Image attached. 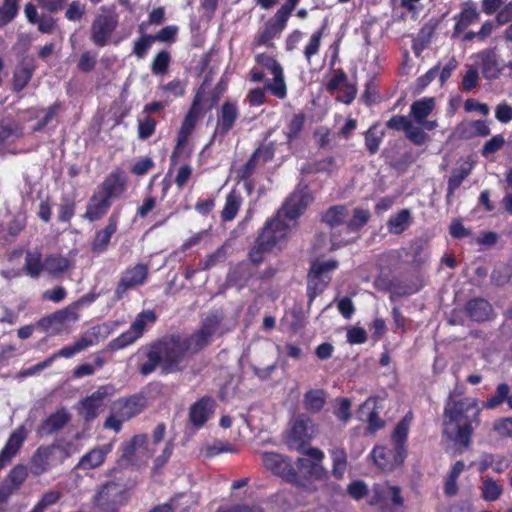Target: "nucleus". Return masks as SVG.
<instances>
[{
  "label": "nucleus",
  "mask_w": 512,
  "mask_h": 512,
  "mask_svg": "<svg viewBox=\"0 0 512 512\" xmlns=\"http://www.w3.org/2000/svg\"><path fill=\"white\" fill-rule=\"evenodd\" d=\"M220 324L217 315H209L191 335L166 334L142 345L131 357L136 360L137 371L142 376H148L158 368L163 375L182 371L181 364L210 344Z\"/></svg>",
  "instance_id": "nucleus-1"
},
{
  "label": "nucleus",
  "mask_w": 512,
  "mask_h": 512,
  "mask_svg": "<svg viewBox=\"0 0 512 512\" xmlns=\"http://www.w3.org/2000/svg\"><path fill=\"white\" fill-rule=\"evenodd\" d=\"M313 197L307 185H298L286 198L277 214L266 221L261 232L255 239L254 245L249 250L250 259L254 263H261L278 244L284 242L290 230V225L284 219L296 220L299 218Z\"/></svg>",
  "instance_id": "nucleus-2"
},
{
  "label": "nucleus",
  "mask_w": 512,
  "mask_h": 512,
  "mask_svg": "<svg viewBox=\"0 0 512 512\" xmlns=\"http://www.w3.org/2000/svg\"><path fill=\"white\" fill-rule=\"evenodd\" d=\"M228 83V78L221 76L207 99H205L206 80L196 90L191 105L177 131L176 144L170 155V169L178 164L180 158L190 159L191 150L186 149L189 137L194 132L198 121L204 116L205 112L217 106L221 97L228 89Z\"/></svg>",
  "instance_id": "nucleus-3"
},
{
  "label": "nucleus",
  "mask_w": 512,
  "mask_h": 512,
  "mask_svg": "<svg viewBox=\"0 0 512 512\" xmlns=\"http://www.w3.org/2000/svg\"><path fill=\"white\" fill-rule=\"evenodd\" d=\"M481 409L475 398L454 400L449 395L444 406V424L453 428V440L464 447L470 446L474 430L480 425Z\"/></svg>",
  "instance_id": "nucleus-4"
},
{
  "label": "nucleus",
  "mask_w": 512,
  "mask_h": 512,
  "mask_svg": "<svg viewBox=\"0 0 512 512\" xmlns=\"http://www.w3.org/2000/svg\"><path fill=\"white\" fill-rule=\"evenodd\" d=\"M157 321V315L153 310H143L137 314L130 328L118 337L112 339L106 346V350L116 352L127 348L139 340L147 330V327L154 325Z\"/></svg>",
  "instance_id": "nucleus-5"
},
{
  "label": "nucleus",
  "mask_w": 512,
  "mask_h": 512,
  "mask_svg": "<svg viewBox=\"0 0 512 512\" xmlns=\"http://www.w3.org/2000/svg\"><path fill=\"white\" fill-rule=\"evenodd\" d=\"M119 25V15L114 10L101 8L92 21L90 27V40L97 47H105L110 43L111 37Z\"/></svg>",
  "instance_id": "nucleus-6"
},
{
  "label": "nucleus",
  "mask_w": 512,
  "mask_h": 512,
  "mask_svg": "<svg viewBox=\"0 0 512 512\" xmlns=\"http://www.w3.org/2000/svg\"><path fill=\"white\" fill-rule=\"evenodd\" d=\"M369 504L377 506L380 512H398L400 508L404 507L401 488L388 483L374 484Z\"/></svg>",
  "instance_id": "nucleus-7"
},
{
  "label": "nucleus",
  "mask_w": 512,
  "mask_h": 512,
  "mask_svg": "<svg viewBox=\"0 0 512 512\" xmlns=\"http://www.w3.org/2000/svg\"><path fill=\"white\" fill-rule=\"evenodd\" d=\"M337 267L338 262L336 260H328L325 262L315 261L311 264L307 275V296L310 302L325 290L331 281L328 272Z\"/></svg>",
  "instance_id": "nucleus-8"
},
{
  "label": "nucleus",
  "mask_w": 512,
  "mask_h": 512,
  "mask_svg": "<svg viewBox=\"0 0 512 512\" xmlns=\"http://www.w3.org/2000/svg\"><path fill=\"white\" fill-rule=\"evenodd\" d=\"M149 276V266L145 263H138L127 267L120 276L114 290L116 300L124 299L130 290L144 285Z\"/></svg>",
  "instance_id": "nucleus-9"
},
{
  "label": "nucleus",
  "mask_w": 512,
  "mask_h": 512,
  "mask_svg": "<svg viewBox=\"0 0 512 512\" xmlns=\"http://www.w3.org/2000/svg\"><path fill=\"white\" fill-rule=\"evenodd\" d=\"M262 460L265 468L274 475L287 482L302 485L299 472L293 467L289 458L275 452H265L262 455Z\"/></svg>",
  "instance_id": "nucleus-10"
},
{
  "label": "nucleus",
  "mask_w": 512,
  "mask_h": 512,
  "mask_svg": "<svg viewBox=\"0 0 512 512\" xmlns=\"http://www.w3.org/2000/svg\"><path fill=\"white\" fill-rule=\"evenodd\" d=\"M126 492L123 487L114 482H106L94 496L93 503L102 511L116 512L125 502Z\"/></svg>",
  "instance_id": "nucleus-11"
},
{
  "label": "nucleus",
  "mask_w": 512,
  "mask_h": 512,
  "mask_svg": "<svg viewBox=\"0 0 512 512\" xmlns=\"http://www.w3.org/2000/svg\"><path fill=\"white\" fill-rule=\"evenodd\" d=\"M289 18L288 15L277 10L274 16L265 23L264 28L257 34L253 45L274 48L272 40L281 35L287 26Z\"/></svg>",
  "instance_id": "nucleus-12"
},
{
  "label": "nucleus",
  "mask_w": 512,
  "mask_h": 512,
  "mask_svg": "<svg viewBox=\"0 0 512 512\" xmlns=\"http://www.w3.org/2000/svg\"><path fill=\"white\" fill-rule=\"evenodd\" d=\"M127 183L128 178L125 171L117 167L104 178L96 189L113 202L125 194Z\"/></svg>",
  "instance_id": "nucleus-13"
},
{
  "label": "nucleus",
  "mask_w": 512,
  "mask_h": 512,
  "mask_svg": "<svg viewBox=\"0 0 512 512\" xmlns=\"http://www.w3.org/2000/svg\"><path fill=\"white\" fill-rule=\"evenodd\" d=\"M380 401V397L370 396L359 407V418L363 419L365 416L367 423L366 432L368 434H374L385 426V421L379 416L380 411L383 409Z\"/></svg>",
  "instance_id": "nucleus-14"
},
{
  "label": "nucleus",
  "mask_w": 512,
  "mask_h": 512,
  "mask_svg": "<svg viewBox=\"0 0 512 512\" xmlns=\"http://www.w3.org/2000/svg\"><path fill=\"white\" fill-rule=\"evenodd\" d=\"M216 407V401L207 395L191 404L188 411V420L192 427L196 430L201 429L213 416Z\"/></svg>",
  "instance_id": "nucleus-15"
},
{
  "label": "nucleus",
  "mask_w": 512,
  "mask_h": 512,
  "mask_svg": "<svg viewBox=\"0 0 512 512\" xmlns=\"http://www.w3.org/2000/svg\"><path fill=\"white\" fill-rule=\"evenodd\" d=\"M28 434L26 426L20 425L9 435L4 447L0 451V471L9 465L20 452L28 438Z\"/></svg>",
  "instance_id": "nucleus-16"
},
{
  "label": "nucleus",
  "mask_w": 512,
  "mask_h": 512,
  "mask_svg": "<svg viewBox=\"0 0 512 512\" xmlns=\"http://www.w3.org/2000/svg\"><path fill=\"white\" fill-rule=\"evenodd\" d=\"M112 392V385H103L100 386L91 395L80 401V413L86 421L94 420L98 416L99 410L104 406L105 399L111 395Z\"/></svg>",
  "instance_id": "nucleus-17"
},
{
  "label": "nucleus",
  "mask_w": 512,
  "mask_h": 512,
  "mask_svg": "<svg viewBox=\"0 0 512 512\" xmlns=\"http://www.w3.org/2000/svg\"><path fill=\"white\" fill-rule=\"evenodd\" d=\"M239 117V110L236 103L225 101L217 113V123L213 133V139H223L235 126Z\"/></svg>",
  "instance_id": "nucleus-18"
},
{
  "label": "nucleus",
  "mask_w": 512,
  "mask_h": 512,
  "mask_svg": "<svg viewBox=\"0 0 512 512\" xmlns=\"http://www.w3.org/2000/svg\"><path fill=\"white\" fill-rule=\"evenodd\" d=\"M399 450L395 446L388 448L385 446H376L371 452L374 463L383 471H392L402 465L406 459L407 453L398 455Z\"/></svg>",
  "instance_id": "nucleus-19"
},
{
  "label": "nucleus",
  "mask_w": 512,
  "mask_h": 512,
  "mask_svg": "<svg viewBox=\"0 0 512 512\" xmlns=\"http://www.w3.org/2000/svg\"><path fill=\"white\" fill-rule=\"evenodd\" d=\"M120 219V211H113L107 220V224L104 228L96 231L94 239L91 243V250L94 253H103L107 250L111 237L116 233L118 229Z\"/></svg>",
  "instance_id": "nucleus-20"
},
{
  "label": "nucleus",
  "mask_w": 512,
  "mask_h": 512,
  "mask_svg": "<svg viewBox=\"0 0 512 512\" xmlns=\"http://www.w3.org/2000/svg\"><path fill=\"white\" fill-rule=\"evenodd\" d=\"M274 153L269 146L260 145L250 155L247 162L237 170V177L240 181L248 182L256 171L260 160L267 163L272 160Z\"/></svg>",
  "instance_id": "nucleus-21"
},
{
  "label": "nucleus",
  "mask_w": 512,
  "mask_h": 512,
  "mask_svg": "<svg viewBox=\"0 0 512 512\" xmlns=\"http://www.w3.org/2000/svg\"><path fill=\"white\" fill-rule=\"evenodd\" d=\"M480 18L479 11L477 9V5L473 1L463 2L461 5V11L454 15L453 19L455 20V25L453 28L452 37H457L466 29L477 22Z\"/></svg>",
  "instance_id": "nucleus-22"
},
{
  "label": "nucleus",
  "mask_w": 512,
  "mask_h": 512,
  "mask_svg": "<svg viewBox=\"0 0 512 512\" xmlns=\"http://www.w3.org/2000/svg\"><path fill=\"white\" fill-rule=\"evenodd\" d=\"M314 433V425L312 419L300 414L292 423L289 438L298 446H303L311 440Z\"/></svg>",
  "instance_id": "nucleus-23"
},
{
  "label": "nucleus",
  "mask_w": 512,
  "mask_h": 512,
  "mask_svg": "<svg viewBox=\"0 0 512 512\" xmlns=\"http://www.w3.org/2000/svg\"><path fill=\"white\" fill-rule=\"evenodd\" d=\"M112 203L109 198L95 189L88 201L83 217L90 222H96L107 214Z\"/></svg>",
  "instance_id": "nucleus-24"
},
{
  "label": "nucleus",
  "mask_w": 512,
  "mask_h": 512,
  "mask_svg": "<svg viewBox=\"0 0 512 512\" xmlns=\"http://www.w3.org/2000/svg\"><path fill=\"white\" fill-rule=\"evenodd\" d=\"M259 264L254 263L248 255V261H241L230 269L227 275V283L230 286L242 289L254 275L253 266H258Z\"/></svg>",
  "instance_id": "nucleus-25"
},
{
  "label": "nucleus",
  "mask_w": 512,
  "mask_h": 512,
  "mask_svg": "<svg viewBox=\"0 0 512 512\" xmlns=\"http://www.w3.org/2000/svg\"><path fill=\"white\" fill-rule=\"evenodd\" d=\"M467 316L478 323L492 319L494 310L488 300L482 297H475L468 300L465 304Z\"/></svg>",
  "instance_id": "nucleus-26"
},
{
  "label": "nucleus",
  "mask_w": 512,
  "mask_h": 512,
  "mask_svg": "<svg viewBox=\"0 0 512 512\" xmlns=\"http://www.w3.org/2000/svg\"><path fill=\"white\" fill-rule=\"evenodd\" d=\"M146 398L142 394H134L117 402V410L123 419H131L140 414L146 407Z\"/></svg>",
  "instance_id": "nucleus-27"
},
{
  "label": "nucleus",
  "mask_w": 512,
  "mask_h": 512,
  "mask_svg": "<svg viewBox=\"0 0 512 512\" xmlns=\"http://www.w3.org/2000/svg\"><path fill=\"white\" fill-rule=\"evenodd\" d=\"M70 420L69 412L65 408H60L42 421L38 427V434L51 435L66 426Z\"/></svg>",
  "instance_id": "nucleus-28"
},
{
  "label": "nucleus",
  "mask_w": 512,
  "mask_h": 512,
  "mask_svg": "<svg viewBox=\"0 0 512 512\" xmlns=\"http://www.w3.org/2000/svg\"><path fill=\"white\" fill-rule=\"evenodd\" d=\"M480 59V68L485 79H497L501 73V68L497 60V54L493 49H485L478 53Z\"/></svg>",
  "instance_id": "nucleus-29"
},
{
  "label": "nucleus",
  "mask_w": 512,
  "mask_h": 512,
  "mask_svg": "<svg viewBox=\"0 0 512 512\" xmlns=\"http://www.w3.org/2000/svg\"><path fill=\"white\" fill-rule=\"evenodd\" d=\"M23 272L32 279H38L45 271V258L40 250H27L25 252V261Z\"/></svg>",
  "instance_id": "nucleus-30"
},
{
  "label": "nucleus",
  "mask_w": 512,
  "mask_h": 512,
  "mask_svg": "<svg viewBox=\"0 0 512 512\" xmlns=\"http://www.w3.org/2000/svg\"><path fill=\"white\" fill-rule=\"evenodd\" d=\"M72 267L71 260L60 254H49L45 257V271L53 278H60Z\"/></svg>",
  "instance_id": "nucleus-31"
},
{
  "label": "nucleus",
  "mask_w": 512,
  "mask_h": 512,
  "mask_svg": "<svg viewBox=\"0 0 512 512\" xmlns=\"http://www.w3.org/2000/svg\"><path fill=\"white\" fill-rule=\"evenodd\" d=\"M306 455L313 459L308 477L319 481H326L329 478V472L322 464L324 459L323 451L319 448L310 447L306 451Z\"/></svg>",
  "instance_id": "nucleus-32"
},
{
  "label": "nucleus",
  "mask_w": 512,
  "mask_h": 512,
  "mask_svg": "<svg viewBox=\"0 0 512 512\" xmlns=\"http://www.w3.org/2000/svg\"><path fill=\"white\" fill-rule=\"evenodd\" d=\"M110 451L107 446L94 448L84 454L76 465V469L89 470L101 466Z\"/></svg>",
  "instance_id": "nucleus-33"
},
{
  "label": "nucleus",
  "mask_w": 512,
  "mask_h": 512,
  "mask_svg": "<svg viewBox=\"0 0 512 512\" xmlns=\"http://www.w3.org/2000/svg\"><path fill=\"white\" fill-rule=\"evenodd\" d=\"M328 452L332 461L331 475L336 480H342L348 467L347 452L343 447H333Z\"/></svg>",
  "instance_id": "nucleus-34"
},
{
  "label": "nucleus",
  "mask_w": 512,
  "mask_h": 512,
  "mask_svg": "<svg viewBox=\"0 0 512 512\" xmlns=\"http://www.w3.org/2000/svg\"><path fill=\"white\" fill-rule=\"evenodd\" d=\"M327 392L324 389H310L303 396V407L311 414L319 413L325 406Z\"/></svg>",
  "instance_id": "nucleus-35"
},
{
  "label": "nucleus",
  "mask_w": 512,
  "mask_h": 512,
  "mask_svg": "<svg viewBox=\"0 0 512 512\" xmlns=\"http://www.w3.org/2000/svg\"><path fill=\"white\" fill-rule=\"evenodd\" d=\"M243 198L238 190L233 188L225 199L224 207L220 213L223 222H230L237 216L238 211L242 205Z\"/></svg>",
  "instance_id": "nucleus-36"
},
{
  "label": "nucleus",
  "mask_w": 512,
  "mask_h": 512,
  "mask_svg": "<svg viewBox=\"0 0 512 512\" xmlns=\"http://www.w3.org/2000/svg\"><path fill=\"white\" fill-rule=\"evenodd\" d=\"M146 28V22H142L139 25L138 31L140 32V36L137 37L132 44V54L136 56L137 59H144L152 45L155 43L152 34L144 32Z\"/></svg>",
  "instance_id": "nucleus-37"
},
{
  "label": "nucleus",
  "mask_w": 512,
  "mask_h": 512,
  "mask_svg": "<svg viewBox=\"0 0 512 512\" xmlns=\"http://www.w3.org/2000/svg\"><path fill=\"white\" fill-rule=\"evenodd\" d=\"M412 223V214L409 209H401L389 217L387 229L389 233L400 235L408 229Z\"/></svg>",
  "instance_id": "nucleus-38"
},
{
  "label": "nucleus",
  "mask_w": 512,
  "mask_h": 512,
  "mask_svg": "<svg viewBox=\"0 0 512 512\" xmlns=\"http://www.w3.org/2000/svg\"><path fill=\"white\" fill-rule=\"evenodd\" d=\"M52 446H40L37 448L31 459L33 474L41 475L50 470L49 459L52 456Z\"/></svg>",
  "instance_id": "nucleus-39"
},
{
  "label": "nucleus",
  "mask_w": 512,
  "mask_h": 512,
  "mask_svg": "<svg viewBox=\"0 0 512 512\" xmlns=\"http://www.w3.org/2000/svg\"><path fill=\"white\" fill-rule=\"evenodd\" d=\"M348 215L349 211L345 205H333L322 213L321 221L330 228H334L343 224L346 225Z\"/></svg>",
  "instance_id": "nucleus-40"
},
{
  "label": "nucleus",
  "mask_w": 512,
  "mask_h": 512,
  "mask_svg": "<svg viewBox=\"0 0 512 512\" xmlns=\"http://www.w3.org/2000/svg\"><path fill=\"white\" fill-rule=\"evenodd\" d=\"M471 171L472 165L468 163L452 170L447 182V200L453 196L455 191L461 186L462 182L470 175Z\"/></svg>",
  "instance_id": "nucleus-41"
},
{
  "label": "nucleus",
  "mask_w": 512,
  "mask_h": 512,
  "mask_svg": "<svg viewBox=\"0 0 512 512\" xmlns=\"http://www.w3.org/2000/svg\"><path fill=\"white\" fill-rule=\"evenodd\" d=\"M435 108L433 97H424L411 104L410 113L416 123L425 120Z\"/></svg>",
  "instance_id": "nucleus-42"
},
{
  "label": "nucleus",
  "mask_w": 512,
  "mask_h": 512,
  "mask_svg": "<svg viewBox=\"0 0 512 512\" xmlns=\"http://www.w3.org/2000/svg\"><path fill=\"white\" fill-rule=\"evenodd\" d=\"M327 27H328V19L325 18L323 20L321 27L318 30H316L315 32H313L312 35L310 36V39L303 50V54H304V57H305L307 63L310 64L311 58L319 52L320 47H321V41H322V38L325 34Z\"/></svg>",
  "instance_id": "nucleus-43"
},
{
  "label": "nucleus",
  "mask_w": 512,
  "mask_h": 512,
  "mask_svg": "<svg viewBox=\"0 0 512 512\" xmlns=\"http://www.w3.org/2000/svg\"><path fill=\"white\" fill-rule=\"evenodd\" d=\"M460 136L465 139L474 137H487L490 135V127L486 120H473L459 129Z\"/></svg>",
  "instance_id": "nucleus-44"
},
{
  "label": "nucleus",
  "mask_w": 512,
  "mask_h": 512,
  "mask_svg": "<svg viewBox=\"0 0 512 512\" xmlns=\"http://www.w3.org/2000/svg\"><path fill=\"white\" fill-rule=\"evenodd\" d=\"M34 72V67L22 63L19 65L12 78V90L16 93L21 92L31 81Z\"/></svg>",
  "instance_id": "nucleus-45"
},
{
  "label": "nucleus",
  "mask_w": 512,
  "mask_h": 512,
  "mask_svg": "<svg viewBox=\"0 0 512 512\" xmlns=\"http://www.w3.org/2000/svg\"><path fill=\"white\" fill-rule=\"evenodd\" d=\"M379 123H375L364 132L365 147L370 155H375L385 136L384 130L379 129Z\"/></svg>",
  "instance_id": "nucleus-46"
},
{
  "label": "nucleus",
  "mask_w": 512,
  "mask_h": 512,
  "mask_svg": "<svg viewBox=\"0 0 512 512\" xmlns=\"http://www.w3.org/2000/svg\"><path fill=\"white\" fill-rule=\"evenodd\" d=\"M409 432V421L407 420V415L400 420L392 433V442L393 446L398 448L399 452L398 455H402V453H407L406 451V441L408 437Z\"/></svg>",
  "instance_id": "nucleus-47"
},
{
  "label": "nucleus",
  "mask_w": 512,
  "mask_h": 512,
  "mask_svg": "<svg viewBox=\"0 0 512 512\" xmlns=\"http://www.w3.org/2000/svg\"><path fill=\"white\" fill-rule=\"evenodd\" d=\"M306 116L303 112L294 114L288 121L284 135L289 143L297 140L300 137L301 132L304 129Z\"/></svg>",
  "instance_id": "nucleus-48"
},
{
  "label": "nucleus",
  "mask_w": 512,
  "mask_h": 512,
  "mask_svg": "<svg viewBox=\"0 0 512 512\" xmlns=\"http://www.w3.org/2000/svg\"><path fill=\"white\" fill-rule=\"evenodd\" d=\"M264 88L273 96L284 99L287 96V86L283 69L273 74V80L266 81Z\"/></svg>",
  "instance_id": "nucleus-49"
},
{
  "label": "nucleus",
  "mask_w": 512,
  "mask_h": 512,
  "mask_svg": "<svg viewBox=\"0 0 512 512\" xmlns=\"http://www.w3.org/2000/svg\"><path fill=\"white\" fill-rule=\"evenodd\" d=\"M171 54L167 50L159 51L151 61L150 70L153 75L163 76L165 75L170 67Z\"/></svg>",
  "instance_id": "nucleus-50"
},
{
  "label": "nucleus",
  "mask_w": 512,
  "mask_h": 512,
  "mask_svg": "<svg viewBox=\"0 0 512 512\" xmlns=\"http://www.w3.org/2000/svg\"><path fill=\"white\" fill-rule=\"evenodd\" d=\"M371 214L369 210L363 208H355L353 210L352 217L347 220L345 229L347 232H358L362 227H364L369 219Z\"/></svg>",
  "instance_id": "nucleus-51"
},
{
  "label": "nucleus",
  "mask_w": 512,
  "mask_h": 512,
  "mask_svg": "<svg viewBox=\"0 0 512 512\" xmlns=\"http://www.w3.org/2000/svg\"><path fill=\"white\" fill-rule=\"evenodd\" d=\"M100 327L93 326L89 330L85 331L80 337L74 342L78 352H82L87 348L96 345L99 342Z\"/></svg>",
  "instance_id": "nucleus-52"
},
{
  "label": "nucleus",
  "mask_w": 512,
  "mask_h": 512,
  "mask_svg": "<svg viewBox=\"0 0 512 512\" xmlns=\"http://www.w3.org/2000/svg\"><path fill=\"white\" fill-rule=\"evenodd\" d=\"M512 278V265L509 263H498L491 273V282L496 286H504Z\"/></svg>",
  "instance_id": "nucleus-53"
},
{
  "label": "nucleus",
  "mask_w": 512,
  "mask_h": 512,
  "mask_svg": "<svg viewBox=\"0 0 512 512\" xmlns=\"http://www.w3.org/2000/svg\"><path fill=\"white\" fill-rule=\"evenodd\" d=\"M508 393H510V387L507 383H500L496 387L495 394L487 398L485 402H483V407L485 409H495L502 405L505 401L507 402Z\"/></svg>",
  "instance_id": "nucleus-54"
},
{
  "label": "nucleus",
  "mask_w": 512,
  "mask_h": 512,
  "mask_svg": "<svg viewBox=\"0 0 512 512\" xmlns=\"http://www.w3.org/2000/svg\"><path fill=\"white\" fill-rule=\"evenodd\" d=\"M481 496L485 501L493 502L500 498L503 493L502 486L492 478L484 480L481 486Z\"/></svg>",
  "instance_id": "nucleus-55"
},
{
  "label": "nucleus",
  "mask_w": 512,
  "mask_h": 512,
  "mask_svg": "<svg viewBox=\"0 0 512 512\" xmlns=\"http://www.w3.org/2000/svg\"><path fill=\"white\" fill-rule=\"evenodd\" d=\"M64 109V105L61 101H56L50 105L47 109H44L45 115L39 120L33 127L34 132H41L44 128L57 116V114Z\"/></svg>",
  "instance_id": "nucleus-56"
},
{
  "label": "nucleus",
  "mask_w": 512,
  "mask_h": 512,
  "mask_svg": "<svg viewBox=\"0 0 512 512\" xmlns=\"http://www.w3.org/2000/svg\"><path fill=\"white\" fill-rule=\"evenodd\" d=\"M61 498L62 493L60 491H47L41 496L30 512H45L48 507L55 505Z\"/></svg>",
  "instance_id": "nucleus-57"
},
{
  "label": "nucleus",
  "mask_w": 512,
  "mask_h": 512,
  "mask_svg": "<svg viewBox=\"0 0 512 512\" xmlns=\"http://www.w3.org/2000/svg\"><path fill=\"white\" fill-rule=\"evenodd\" d=\"M179 28L176 25H168L161 28L155 34H152L154 42H161L171 45L177 41Z\"/></svg>",
  "instance_id": "nucleus-58"
},
{
  "label": "nucleus",
  "mask_w": 512,
  "mask_h": 512,
  "mask_svg": "<svg viewBox=\"0 0 512 512\" xmlns=\"http://www.w3.org/2000/svg\"><path fill=\"white\" fill-rule=\"evenodd\" d=\"M19 0H4L0 7V27L11 22L18 13Z\"/></svg>",
  "instance_id": "nucleus-59"
},
{
  "label": "nucleus",
  "mask_w": 512,
  "mask_h": 512,
  "mask_svg": "<svg viewBox=\"0 0 512 512\" xmlns=\"http://www.w3.org/2000/svg\"><path fill=\"white\" fill-rule=\"evenodd\" d=\"M157 122L150 115H146L141 119H138V138L141 140H147L156 131Z\"/></svg>",
  "instance_id": "nucleus-60"
},
{
  "label": "nucleus",
  "mask_w": 512,
  "mask_h": 512,
  "mask_svg": "<svg viewBox=\"0 0 512 512\" xmlns=\"http://www.w3.org/2000/svg\"><path fill=\"white\" fill-rule=\"evenodd\" d=\"M58 207V221L68 223L75 215L76 202L70 198H63Z\"/></svg>",
  "instance_id": "nucleus-61"
},
{
  "label": "nucleus",
  "mask_w": 512,
  "mask_h": 512,
  "mask_svg": "<svg viewBox=\"0 0 512 512\" xmlns=\"http://www.w3.org/2000/svg\"><path fill=\"white\" fill-rule=\"evenodd\" d=\"M55 325L59 326L56 329L59 330L64 323L68 321H77L79 315L75 311L73 307H66L64 309L58 310L51 314Z\"/></svg>",
  "instance_id": "nucleus-62"
},
{
  "label": "nucleus",
  "mask_w": 512,
  "mask_h": 512,
  "mask_svg": "<svg viewBox=\"0 0 512 512\" xmlns=\"http://www.w3.org/2000/svg\"><path fill=\"white\" fill-rule=\"evenodd\" d=\"M26 478L27 470L26 467L22 464L14 466L5 477V479L9 483L14 485V487H16L17 489H20L22 484L25 482Z\"/></svg>",
  "instance_id": "nucleus-63"
},
{
  "label": "nucleus",
  "mask_w": 512,
  "mask_h": 512,
  "mask_svg": "<svg viewBox=\"0 0 512 512\" xmlns=\"http://www.w3.org/2000/svg\"><path fill=\"white\" fill-rule=\"evenodd\" d=\"M504 144V136L501 134L495 135L483 145L481 149V155L485 158H488L490 155L501 150Z\"/></svg>",
  "instance_id": "nucleus-64"
}]
</instances>
